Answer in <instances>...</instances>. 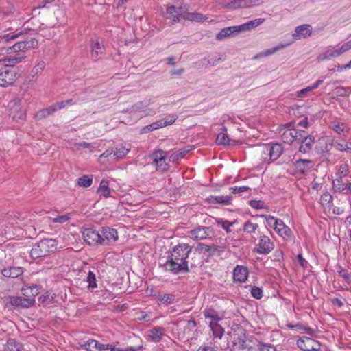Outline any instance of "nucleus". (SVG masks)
<instances>
[{"label":"nucleus","instance_id":"nucleus-1","mask_svg":"<svg viewBox=\"0 0 351 351\" xmlns=\"http://www.w3.org/2000/svg\"><path fill=\"white\" fill-rule=\"evenodd\" d=\"M57 241L53 239H45L34 245L30 251L32 258L36 259L48 256L57 249Z\"/></svg>","mask_w":351,"mask_h":351},{"label":"nucleus","instance_id":"nucleus-2","mask_svg":"<svg viewBox=\"0 0 351 351\" xmlns=\"http://www.w3.org/2000/svg\"><path fill=\"white\" fill-rule=\"evenodd\" d=\"M167 14L172 19L173 23L180 22L182 19H187L192 21H202L203 15L196 12H187L184 9L180 7L171 6L167 8Z\"/></svg>","mask_w":351,"mask_h":351},{"label":"nucleus","instance_id":"nucleus-3","mask_svg":"<svg viewBox=\"0 0 351 351\" xmlns=\"http://www.w3.org/2000/svg\"><path fill=\"white\" fill-rule=\"evenodd\" d=\"M232 342V348L234 351H251L253 349L252 340L241 328L234 332Z\"/></svg>","mask_w":351,"mask_h":351},{"label":"nucleus","instance_id":"nucleus-4","mask_svg":"<svg viewBox=\"0 0 351 351\" xmlns=\"http://www.w3.org/2000/svg\"><path fill=\"white\" fill-rule=\"evenodd\" d=\"M151 100L141 101L123 110V112H129L136 119H139L146 116H152L156 114V110L149 108Z\"/></svg>","mask_w":351,"mask_h":351},{"label":"nucleus","instance_id":"nucleus-5","mask_svg":"<svg viewBox=\"0 0 351 351\" xmlns=\"http://www.w3.org/2000/svg\"><path fill=\"white\" fill-rule=\"evenodd\" d=\"M164 269L173 275L180 274H186L189 271V261H180L178 258H173L170 256H167V261L163 264Z\"/></svg>","mask_w":351,"mask_h":351},{"label":"nucleus","instance_id":"nucleus-6","mask_svg":"<svg viewBox=\"0 0 351 351\" xmlns=\"http://www.w3.org/2000/svg\"><path fill=\"white\" fill-rule=\"evenodd\" d=\"M10 116L16 121H23L26 119V110L22 105V99L16 97L8 103Z\"/></svg>","mask_w":351,"mask_h":351},{"label":"nucleus","instance_id":"nucleus-7","mask_svg":"<svg viewBox=\"0 0 351 351\" xmlns=\"http://www.w3.org/2000/svg\"><path fill=\"white\" fill-rule=\"evenodd\" d=\"M16 79V72L5 66L4 62H0V86L5 87L12 85Z\"/></svg>","mask_w":351,"mask_h":351},{"label":"nucleus","instance_id":"nucleus-8","mask_svg":"<svg viewBox=\"0 0 351 351\" xmlns=\"http://www.w3.org/2000/svg\"><path fill=\"white\" fill-rule=\"evenodd\" d=\"M6 306L8 308H27L34 305V298H23L21 296H10L8 298Z\"/></svg>","mask_w":351,"mask_h":351},{"label":"nucleus","instance_id":"nucleus-9","mask_svg":"<svg viewBox=\"0 0 351 351\" xmlns=\"http://www.w3.org/2000/svg\"><path fill=\"white\" fill-rule=\"evenodd\" d=\"M192 251V247L188 243H179L175 245L170 251L169 256L180 261H188L189 256Z\"/></svg>","mask_w":351,"mask_h":351},{"label":"nucleus","instance_id":"nucleus-10","mask_svg":"<svg viewBox=\"0 0 351 351\" xmlns=\"http://www.w3.org/2000/svg\"><path fill=\"white\" fill-rule=\"evenodd\" d=\"M152 164L156 166L157 171H165L169 169V165L166 162L167 152L158 149L155 151L152 155Z\"/></svg>","mask_w":351,"mask_h":351},{"label":"nucleus","instance_id":"nucleus-11","mask_svg":"<svg viewBox=\"0 0 351 351\" xmlns=\"http://www.w3.org/2000/svg\"><path fill=\"white\" fill-rule=\"evenodd\" d=\"M297 346L302 351H319L321 348L319 341L305 336L297 341Z\"/></svg>","mask_w":351,"mask_h":351},{"label":"nucleus","instance_id":"nucleus-12","mask_svg":"<svg viewBox=\"0 0 351 351\" xmlns=\"http://www.w3.org/2000/svg\"><path fill=\"white\" fill-rule=\"evenodd\" d=\"M101 245L114 243L119 238L117 230L109 227H103L100 232Z\"/></svg>","mask_w":351,"mask_h":351},{"label":"nucleus","instance_id":"nucleus-13","mask_svg":"<svg viewBox=\"0 0 351 351\" xmlns=\"http://www.w3.org/2000/svg\"><path fill=\"white\" fill-rule=\"evenodd\" d=\"M343 54L341 47L339 45L335 46L329 45L324 48L317 56L319 62L330 60L339 57Z\"/></svg>","mask_w":351,"mask_h":351},{"label":"nucleus","instance_id":"nucleus-14","mask_svg":"<svg viewBox=\"0 0 351 351\" xmlns=\"http://www.w3.org/2000/svg\"><path fill=\"white\" fill-rule=\"evenodd\" d=\"M212 233L210 227L198 226L189 232V237L193 240H204L211 238Z\"/></svg>","mask_w":351,"mask_h":351},{"label":"nucleus","instance_id":"nucleus-15","mask_svg":"<svg viewBox=\"0 0 351 351\" xmlns=\"http://www.w3.org/2000/svg\"><path fill=\"white\" fill-rule=\"evenodd\" d=\"M82 237L88 245H101V240L99 231L93 228H86L82 232Z\"/></svg>","mask_w":351,"mask_h":351},{"label":"nucleus","instance_id":"nucleus-16","mask_svg":"<svg viewBox=\"0 0 351 351\" xmlns=\"http://www.w3.org/2000/svg\"><path fill=\"white\" fill-rule=\"evenodd\" d=\"M274 248V244L267 236H261L257 247L254 250L259 254H268Z\"/></svg>","mask_w":351,"mask_h":351},{"label":"nucleus","instance_id":"nucleus-17","mask_svg":"<svg viewBox=\"0 0 351 351\" xmlns=\"http://www.w3.org/2000/svg\"><path fill=\"white\" fill-rule=\"evenodd\" d=\"M277 226L274 227V230L278 234V235L284 240L291 241L293 239V232L290 228L285 225L282 220L276 221Z\"/></svg>","mask_w":351,"mask_h":351},{"label":"nucleus","instance_id":"nucleus-18","mask_svg":"<svg viewBox=\"0 0 351 351\" xmlns=\"http://www.w3.org/2000/svg\"><path fill=\"white\" fill-rule=\"evenodd\" d=\"M313 166V161L309 159H299L294 163L295 170L302 174L308 172Z\"/></svg>","mask_w":351,"mask_h":351},{"label":"nucleus","instance_id":"nucleus-19","mask_svg":"<svg viewBox=\"0 0 351 351\" xmlns=\"http://www.w3.org/2000/svg\"><path fill=\"white\" fill-rule=\"evenodd\" d=\"M330 128L337 134L345 137L348 136L350 131V128L346 123L339 121H334L331 122Z\"/></svg>","mask_w":351,"mask_h":351},{"label":"nucleus","instance_id":"nucleus-20","mask_svg":"<svg viewBox=\"0 0 351 351\" xmlns=\"http://www.w3.org/2000/svg\"><path fill=\"white\" fill-rule=\"evenodd\" d=\"M312 34V27L308 24H304L296 27L295 32L293 34V37L295 40L301 39L302 38H307Z\"/></svg>","mask_w":351,"mask_h":351},{"label":"nucleus","instance_id":"nucleus-21","mask_svg":"<svg viewBox=\"0 0 351 351\" xmlns=\"http://www.w3.org/2000/svg\"><path fill=\"white\" fill-rule=\"evenodd\" d=\"M248 269L246 267L237 265L233 271V278L234 281L244 282L248 277Z\"/></svg>","mask_w":351,"mask_h":351},{"label":"nucleus","instance_id":"nucleus-22","mask_svg":"<svg viewBox=\"0 0 351 351\" xmlns=\"http://www.w3.org/2000/svg\"><path fill=\"white\" fill-rule=\"evenodd\" d=\"M25 57L26 56L25 54L21 53H16L13 56L12 54H10V56L7 58L0 59V62H4L5 66L12 69V67H13L18 63L21 62Z\"/></svg>","mask_w":351,"mask_h":351},{"label":"nucleus","instance_id":"nucleus-23","mask_svg":"<svg viewBox=\"0 0 351 351\" xmlns=\"http://www.w3.org/2000/svg\"><path fill=\"white\" fill-rule=\"evenodd\" d=\"M105 49L104 46L98 41L91 43V59L97 61L101 59L104 55Z\"/></svg>","mask_w":351,"mask_h":351},{"label":"nucleus","instance_id":"nucleus-24","mask_svg":"<svg viewBox=\"0 0 351 351\" xmlns=\"http://www.w3.org/2000/svg\"><path fill=\"white\" fill-rule=\"evenodd\" d=\"M239 34L237 25L225 27L216 35L218 40H223L230 36H237Z\"/></svg>","mask_w":351,"mask_h":351},{"label":"nucleus","instance_id":"nucleus-25","mask_svg":"<svg viewBox=\"0 0 351 351\" xmlns=\"http://www.w3.org/2000/svg\"><path fill=\"white\" fill-rule=\"evenodd\" d=\"M165 329L162 327L156 326L150 329L148 332V337L150 341L154 343L160 342L165 336Z\"/></svg>","mask_w":351,"mask_h":351},{"label":"nucleus","instance_id":"nucleus-26","mask_svg":"<svg viewBox=\"0 0 351 351\" xmlns=\"http://www.w3.org/2000/svg\"><path fill=\"white\" fill-rule=\"evenodd\" d=\"M232 198L231 195H210L207 198V201L212 204L230 205Z\"/></svg>","mask_w":351,"mask_h":351},{"label":"nucleus","instance_id":"nucleus-27","mask_svg":"<svg viewBox=\"0 0 351 351\" xmlns=\"http://www.w3.org/2000/svg\"><path fill=\"white\" fill-rule=\"evenodd\" d=\"M156 300L159 304L168 306L174 304L177 302L178 299L173 293H160L156 296Z\"/></svg>","mask_w":351,"mask_h":351},{"label":"nucleus","instance_id":"nucleus-28","mask_svg":"<svg viewBox=\"0 0 351 351\" xmlns=\"http://www.w3.org/2000/svg\"><path fill=\"white\" fill-rule=\"evenodd\" d=\"M331 145L337 151L351 154V142L344 139L332 140Z\"/></svg>","mask_w":351,"mask_h":351},{"label":"nucleus","instance_id":"nucleus-29","mask_svg":"<svg viewBox=\"0 0 351 351\" xmlns=\"http://www.w3.org/2000/svg\"><path fill=\"white\" fill-rule=\"evenodd\" d=\"M298 135H300V131L288 128L282 134V138L285 143H291L298 138Z\"/></svg>","mask_w":351,"mask_h":351},{"label":"nucleus","instance_id":"nucleus-30","mask_svg":"<svg viewBox=\"0 0 351 351\" xmlns=\"http://www.w3.org/2000/svg\"><path fill=\"white\" fill-rule=\"evenodd\" d=\"M315 143V138L313 136L309 135L302 138L300 147V152L302 153H308L311 151Z\"/></svg>","mask_w":351,"mask_h":351},{"label":"nucleus","instance_id":"nucleus-31","mask_svg":"<svg viewBox=\"0 0 351 351\" xmlns=\"http://www.w3.org/2000/svg\"><path fill=\"white\" fill-rule=\"evenodd\" d=\"M23 273V269L20 267H9L4 268L1 271V274L3 276L12 278L21 276Z\"/></svg>","mask_w":351,"mask_h":351},{"label":"nucleus","instance_id":"nucleus-32","mask_svg":"<svg viewBox=\"0 0 351 351\" xmlns=\"http://www.w3.org/2000/svg\"><path fill=\"white\" fill-rule=\"evenodd\" d=\"M270 157L272 161L277 160L282 154L283 148L279 143H268Z\"/></svg>","mask_w":351,"mask_h":351},{"label":"nucleus","instance_id":"nucleus-33","mask_svg":"<svg viewBox=\"0 0 351 351\" xmlns=\"http://www.w3.org/2000/svg\"><path fill=\"white\" fill-rule=\"evenodd\" d=\"M23 345L14 339H9L4 347V351H22Z\"/></svg>","mask_w":351,"mask_h":351},{"label":"nucleus","instance_id":"nucleus-34","mask_svg":"<svg viewBox=\"0 0 351 351\" xmlns=\"http://www.w3.org/2000/svg\"><path fill=\"white\" fill-rule=\"evenodd\" d=\"M130 149V145H118L115 150H113V156L115 159H120L123 158Z\"/></svg>","mask_w":351,"mask_h":351},{"label":"nucleus","instance_id":"nucleus-35","mask_svg":"<svg viewBox=\"0 0 351 351\" xmlns=\"http://www.w3.org/2000/svg\"><path fill=\"white\" fill-rule=\"evenodd\" d=\"M289 45H290V43L280 44V45H277V46H276L274 47H272L271 49H268L267 50H265V51L261 52L259 54H258L255 57V58H256L258 57L268 56L272 55V54L275 53L276 51L287 47Z\"/></svg>","mask_w":351,"mask_h":351},{"label":"nucleus","instance_id":"nucleus-36","mask_svg":"<svg viewBox=\"0 0 351 351\" xmlns=\"http://www.w3.org/2000/svg\"><path fill=\"white\" fill-rule=\"evenodd\" d=\"M23 294L27 298H34V296L39 293V287L36 285L30 287H23Z\"/></svg>","mask_w":351,"mask_h":351},{"label":"nucleus","instance_id":"nucleus-37","mask_svg":"<svg viewBox=\"0 0 351 351\" xmlns=\"http://www.w3.org/2000/svg\"><path fill=\"white\" fill-rule=\"evenodd\" d=\"M25 45L23 43V41L17 42L12 47L8 48L7 51L9 54L12 53H21L25 54L24 52Z\"/></svg>","mask_w":351,"mask_h":351},{"label":"nucleus","instance_id":"nucleus-38","mask_svg":"<svg viewBox=\"0 0 351 351\" xmlns=\"http://www.w3.org/2000/svg\"><path fill=\"white\" fill-rule=\"evenodd\" d=\"M288 327L293 330H299L306 332L308 335L313 337L316 334V330L304 325L303 324H297L295 325H288Z\"/></svg>","mask_w":351,"mask_h":351},{"label":"nucleus","instance_id":"nucleus-39","mask_svg":"<svg viewBox=\"0 0 351 351\" xmlns=\"http://www.w3.org/2000/svg\"><path fill=\"white\" fill-rule=\"evenodd\" d=\"M209 326L215 337L221 338L223 333V328L217 323V322H210Z\"/></svg>","mask_w":351,"mask_h":351},{"label":"nucleus","instance_id":"nucleus-40","mask_svg":"<svg viewBox=\"0 0 351 351\" xmlns=\"http://www.w3.org/2000/svg\"><path fill=\"white\" fill-rule=\"evenodd\" d=\"M97 193L104 197H108L110 195V189L109 188L108 182L106 180H101L99 187L97 189Z\"/></svg>","mask_w":351,"mask_h":351},{"label":"nucleus","instance_id":"nucleus-41","mask_svg":"<svg viewBox=\"0 0 351 351\" xmlns=\"http://www.w3.org/2000/svg\"><path fill=\"white\" fill-rule=\"evenodd\" d=\"M260 152L262 160L263 162L268 163L272 162L271 158H269L270 153L268 143L260 146Z\"/></svg>","mask_w":351,"mask_h":351},{"label":"nucleus","instance_id":"nucleus-42","mask_svg":"<svg viewBox=\"0 0 351 351\" xmlns=\"http://www.w3.org/2000/svg\"><path fill=\"white\" fill-rule=\"evenodd\" d=\"M24 34L23 30L16 31L15 33H9L4 34L3 36H0V43L2 41L3 43H7L10 40H15L18 38L20 36Z\"/></svg>","mask_w":351,"mask_h":351},{"label":"nucleus","instance_id":"nucleus-43","mask_svg":"<svg viewBox=\"0 0 351 351\" xmlns=\"http://www.w3.org/2000/svg\"><path fill=\"white\" fill-rule=\"evenodd\" d=\"M204 317L206 319H210V322H218L221 319L217 313L213 308H206L204 311Z\"/></svg>","mask_w":351,"mask_h":351},{"label":"nucleus","instance_id":"nucleus-44","mask_svg":"<svg viewBox=\"0 0 351 351\" xmlns=\"http://www.w3.org/2000/svg\"><path fill=\"white\" fill-rule=\"evenodd\" d=\"M93 184L92 176L84 175L77 179V184L81 187L88 188Z\"/></svg>","mask_w":351,"mask_h":351},{"label":"nucleus","instance_id":"nucleus-45","mask_svg":"<svg viewBox=\"0 0 351 351\" xmlns=\"http://www.w3.org/2000/svg\"><path fill=\"white\" fill-rule=\"evenodd\" d=\"M54 112V109L53 108L52 106H50L48 108L39 110L36 113V118L38 119H42L53 114Z\"/></svg>","mask_w":351,"mask_h":351},{"label":"nucleus","instance_id":"nucleus-46","mask_svg":"<svg viewBox=\"0 0 351 351\" xmlns=\"http://www.w3.org/2000/svg\"><path fill=\"white\" fill-rule=\"evenodd\" d=\"M234 8H249L255 5V0H236L232 2Z\"/></svg>","mask_w":351,"mask_h":351},{"label":"nucleus","instance_id":"nucleus-47","mask_svg":"<svg viewBox=\"0 0 351 351\" xmlns=\"http://www.w3.org/2000/svg\"><path fill=\"white\" fill-rule=\"evenodd\" d=\"M197 250L208 252L209 255H213L217 250V248L215 245L210 246L202 243H199L197 247Z\"/></svg>","mask_w":351,"mask_h":351},{"label":"nucleus","instance_id":"nucleus-48","mask_svg":"<svg viewBox=\"0 0 351 351\" xmlns=\"http://www.w3.org/2000/svg\"><path fill=\"white\" fill-rule=\"evenodd\" d=\"M333 187L336 191L343 192L347 189V184L342 178H338L333 180Z\"/></svg>","mask_w":351,"mask_h":351},{"label":"nucleus","instance_id":"nucleus-49","mask_svg":"<svg viewBox=\"0 0 351 351\" xmlns=\"http://www.w3.org/2000/svg\"><path fill=\"white\" fill-rule=\"evenodd\" d=\"M45 67V62L43 61H40L38 64L32 69L31 73L32 75V77H38L42 72L43 71Z\"/></svg>","mask_w":351,"mask_h":351},{"label":"nucleus","instance_id":"nucleus-50","mask_svg":"<svg viewBox=\"0 0 351 351\" xmlns=\"http://www.w3.org/2000/svg\"><path fill=\"white\" fill-rule=\"evenodd\" d=\"M258 228V225L257 223H254L250 221H246L243 224V231L247 234H252L254 232L257 228Z\"/></svg>","mask_w":351,"mask_h":351},{"label":"nucleus","instance_id":"nucleus-51","mask_svg":"<svg viewBox=\"0 0 351 351\" xmlns=\"http://www.w3.org/2000/svg\"><path fill=\"white\" fill-rule=\"evenodd\" d=\"M86 282H88V289H95L97 287V282H96V278L95 274L93 271H89L88 274V276L86 278Z\"/></svg>","mask_w":351,"mask_h":351},{"label":"nucleus","instance_id":"nucleus-52","mask_svg":"<svg viewBox=\"0 0 351 351\" xmlns=\"http://www.w3.org/2000/svg\"><path fill=\"white\" fill-rule=\"evenodd\" d=\"M337 272H338L339 275L342 278H343L346 282H348V283L351 282V274L348 271V270L343 268L341 266H338Z\"/></svg>","mask_w":351,"mask_h":351},{"label":"nucleus","instance_id":"nucleus-53","mask_svg":"<svg viewBox=\"0 0 351 351\" xmlns=\"http://www.w3.org/2000/svg\"><path fill=\"white\" fill-rule=\"evenodd\" d=\"M216 142L218 145H228L230 143V138L226 133L221 132L218 134Z\"/></svg>","mask_w":351,"mask_h":351},{"label":"nucleus","instance_id":"nucleus-54","mask_svg":"<svg viewBox=\"0 0 351 351\" xmlns=\"http://www.w3.org/2000/svg\"><path fill=\"white\" fill-rule=\"evenodd\" d=\"M178 115L171 114L167 115L164 119H160L164 123V127L167 125H172L178 119Z\"/></svg>","mask_w":351,"mask_h":351},{"label":"nucleus","instance_id":"nucleus-55","mask_svg":"<svg viewBox=\"0 0 351 351\" xmlns=\"http://www.w3.org/2000/svg\"><path fill=\"white\" fill-rule=\"evenodd\" d=\"M23 43L25 45V50L29 49H34L38 47V40L35 38H30L29 40H23Z\"/></svg>","mask_w":351,"mask_h":351},{"label":"nucleus","instance_id":"nucleus-56","mask_svg":"<svg viewBox=\"0 0 351 351\" xmlns=\"http://www.w3.org/2000/svg\"><path fill=\"white\" fill-rule=\"evenodd\" d=\"M348 171H349L348 165L347 164H342L338 168V171L337 173V176L339 178H343L344 177H346L347 176Z\"/></svg>","mask_w":351,"mask_h":351},{"label":"nucleus","instance_id":"nucleus-57","mask_svg":"<svg viewBox=\"0 0 351 351\" xmlns=\"http://www.w3.org/2000/svg\"><path fill=\"white\" fill-rule=\"evenodd\" d=\"M251 295L253 298L256 299H261L263 297V290L261 288L254 286L251 288L250 291Z\"/></svg>","mask_w":351,"mask_h":351},{"label":"nucleus","instance_id":"nucleus-58","mask_svg":"<svg viewBox=\"0 0 351 351\" xmlns=\"http://www.w3.org/2000/svg\"><path fill=\"white\" fill-rule=\"evenodd\" d=\"M259 351H276V348L269 343L259 342L258 344Z\"/></svg>","mask_w":351,"mask_h":351},{"label":"nucleus","instance_id":"nucleus-59","mask_svg":"<svg viewBox=\"0 0 351 351\" xmlns=\"http://www.w3.org/2000/svg\"><path fill=\"white\" fill-rule=\"evenodd\" d=\"M95 339H89L83 344H80V348L86 351H95L94 350Z\"/></svg>","mask_w":351,"mask_h":351},{"label":"nucleus","instance_id":"nucleus-60","mask_svg":"<svg viewBox=\"0 0 351 351\" xmlns=\"http://www.w3.org/2000/svg\"><path fill=\"white\" fill-rule=\"evenodd\" d=\"M237 27H238L239 33H241L242 32H247V31L254 29V27L250 21L245 23L243 24L237 25Z\"/></svg>","mask_w":351,"mask_h":351},{"label":"nucleus","instance_id":"nucleus-61","mask_svg":"<svg viewBox=\"0 0 351 351\" xmlns=\"http://www.w3.org/2000/svg\"><path fill=\"white\" fill-rule=\"evenodd\" d=\"M229 190L234 194H238L244 191H250V188L245 186L230 187Z\"/></svg>","mask_w":351,"mask_h":351},{"label":"nucleus","instance_id":"nucleus-62","mask_svg":"<svg viewBox=\"0 0 351 351\" xmlns=\"http://www.w3.org/2000/svg\"><path fill=\"white\" fill-rule=\"evenodd\" d=\"M313 90V88L311 86H307L300 90L296 92L295 95L298 97H304L307 95L308 93Z\"/></svg>","mask_w":351,"mask_h":351},{"label":"nucleus","instance_id":"nucleus-63","mask_svg":"<svg viewBox=\"0 0 351 351\" xmlns=\"http://www.w3.org/2000/svg\"><path fill=\"white\" fill-rule=\"evenodd\" d=\"M70 219V217L69 215H59L56 217H54L53 219V223H63Z\"/></svg>","mask_w":351,"mask_h":351},{"label":"nucleus","instance_id":"nucleus-64","mask_svg":"<svg viewBox=\"0 0 351 351\" xmlns=\"http://www.w3.org/2000/svg\"><path fill=\"white\" fill-rule=\"evenodd\" d=\"M265 219L267 223V224L271 227H276L277 226L276 221L280 220V219L276 218L275 217L269 215L265 216Z\"/></svg>","mask_w":351,"mask_h":351}]
</instances>
